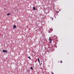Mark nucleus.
I'll list each match as a JSON object with an SVG mask.
<instances>
[{
    "label": "nucleus",
    "mask_w": 74,
    "mask_h": 74,
    "mask_svg": "<svg viewBox=\"0 0 74 74\" xmlns=\"http://www.w3.org/2000/svg\"><path fill=\"white\" fill-rule=\"evenodd\" d=\"M53 30V29H49L48 31L49 33H51V32H52Z\"/></svg>",
    "instance_id": "nucleus-1"
},
{
    "label": "nucleus",
    "mask_w": 74,
    "mask_h": 74,
    "mask_svg": "<svg viewBox=\"0 0 74 74\" xmlns=\"http://www.w3.org/2000/svg\"><path fill=\"white\" fill-rule=\"evenodd\" d=\"M3 52H7V50H3Z\"/></svg>",
    "instance_id": "nucleus-2"
},
{
    "label": "nucleus",
    "mask_w": 74,
    "mask_h": 74,
    "mask_svg": "<svg viewBox=\"0 0 74 74\" xmlns=\"http://www.w3.org/2000/svg\"><path fill=\"white\" fill-rule=\"evenodd\" d=\"M16 27V26L15 25H13V29H15Z\"/></svg>",
    "instance_id": "nucleus-3"
},
{
    "label": "nucleus",
    "mask_w": 74,
    "mask_h": 74,
    "mask_svg": "<svg viewBox=\"0 0 74 74\" xmlns=\"http://www.w3.org/2000/svg\"><path fill=\"white\" fill-rule=\"evenodd\" d=\"M33 8L34 10H36V8H35V7H33Z\"/></svg>",
    "instance_id": "nucleus-4"
},
{
    "label": "nucleus",
    "mask_w": 74,
    "mask_h": 74,
    "mask_svg": "<svg viewBox=\"0 0 74 74\" xmlns=\"http://www.w3.org/2000/svg\"><path fill=\"white\" fill-rule=\"evenodd\" d=\"M49 40H50V41H52V40L51 39V38H49Z\"/></svg>",
    "instance_id": "nucleus-5"
},
{
    "label": "nucleus",
    "mask_w": 74,
    "mask_h": 74,
    "mask_svg": "<svg viewBox=\"0 0 74 74\" xmlns=\"http://www.w3.org/2000/svg\"><path fill=\"white\" fill-rule=\"evenodd\" d=\"M38 62H40V59H39V58H38Z\"/></svg>",
    "instance_id": "nucleus-6"
},
{
    "label": "nucleus",
    "mask_w": 74,
    "mask_h": 74,
    "mask_svg": "<svg viewBox=\"0 0 74 74\" xmlns=\"http://www.w3.org/2000/svg\"><path fill=\"white\" fill-rule=\"evenodd\" d=\"M28 58L29 59H31V58H30V57H28Z\"/></svg>",
    "instance_id": "nucleus-7"
},
{
    "label": "nucleus",
    "mask_w": 74,
    "mask_h": 74,
    "mask_svg": "<svg viewBox=\"0 0 74 74\" xmlns=\"http://www.w3.org/2000/svg\"><path fill=\"white\" fill-rule=\"evenodd\" d=\"M31 69V70H33V68L32 67H30Z\"/></svg>",
    "instance_id": "nucleus-8"
},
{
    "label": "nucleus",
    "mask_w": 74,
    "mask_h": 74,
    "mask_svg": "<svg viewBox=\"0 0 74 74\" xmlns=\"http://www.w3.org/2000/svg\"><path fill=\"white\" fill-rule=\"evenodd\" d=\"M60 63H62V61H60Z\"/></svg>",
    "instance_id": "nucleus-9"
},
{
    "label": "nucleus",
    "mask_w": 74,
    "mask_h": 74,
    "mask_svg": "<svg viewBox=\"0 0 74 74\" xmlns=\"http://www.w3.org/2000/svg\"><path fill=\"white\" fill-rule=\"evenodd\" d=\"M7 15H10V14H9V13H8Z\"/></svg>",
    "instance_id": "nucleus-10"
},
{
    "label": "nucleus",
    "mask_w": 74,
    "mask_h": 74,
    "mask_svg": "<svg viewBox=\"0 0 74 74\" xmlns=\"http://www.w3.org/2000/svg\"><path fill=\"white\" fill-rule=\"evenodd\" d=\"M51 73L52 74H54L53 73V72H52Z\"/></svg>",
    "instance_id": "nucleus-11"
},
{
    "label": "nucleus",
    "mask_w": 74,
    "mask_h": 74,
    "mask_svg": "<svg viewBox=\"0 0 74 74\" xmlns=\"http://www.w3.org/2000/svg\"><path fill=\"white\" fill-rule=\"evenodd\" d=\"M50 43H51V41H50Z\"/></svg>",
    "instance_id": "nucleus-12"
},
{
    "label": "nucleus",
    "mask_w": 74,
    "mask_h": 74,
    "mask_svg": "<svg viewBox=\"0 0 74 74\" xmlns=\"http://www.w3.org/2000/svg\"><path fill=\"white\" fill-rule=\"evenodd\" d=\"M52 20H53V18H52Z\"/></svg>",
    "instance_id": "nucleus-13"
}]
</instances>
